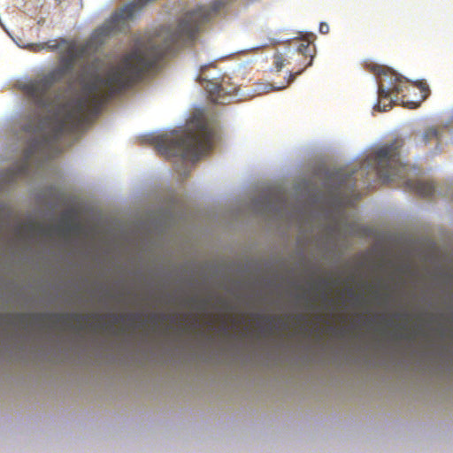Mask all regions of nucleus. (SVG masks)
Here are the masks:
<instances>
[{"label":"nucleus","instance_id":"f257e3e1","mask_svg":"<svg viewBox=\"0 0 453 453\" xmlns=\"http://www.w3.org/2000/svg\"><path fill=\"white\" fill-rule=\"evenodd\" d=\"M223 7L221 0H215L210 8L200 6L187 12L175 30L161 27L145 42L134 48L110 68L104 77L95 74L82 85V95L58 106L53 117L54 135L73 134L89 123L103 105L117 94L140 81L159 60L171 54L182 42L191 41L203 26L214 18Z\"/></svg>","mask_w":453,"mask_h":453},{"label":"nucleus","instance_id":"f03ea898","mask_svg":"<svg viewBox=\"0 0 453 453\" xmlns=\"http://www.w3.org/2000/svg\"><path fill=\"white\" fill-rule=\"evenodd\" d=\"M370 73H373L378 85V100L373 111H389L399 102L411 108H416L429 93L425 82L412 83L391 68L370 62Z\"/></svg>","mask_w":453,"mask_h":453},{"label":"nucleus","instance_id":"7ed1b4c3","mask_svg":"<svg viewBox=\"0 0 453 453\" xmlns=\"http://www.w3.org/2000/svg\"><path fill=\"white\" fill-rule=\"evenodd\" d=\"M212 140L213 131L208 123L203 118L194 117L184 134L173 131L157 135L152 141L157 150L166 157L180 156L196 162L211 150Z\"/></svg>","mask_w":453,"mask_h":453},{"label":"nucleus","instance_id":"20e7f679","mask_svg":"<svg viewBox=\"0 0 453 453\" xmlns=\"http://www.w3.org/2000/svg\"><path fill=\"white\" fill-rule=\"evenodd\" d=\"M402 146V141L395 139L370 153V171L372 168L382 183L401 180L407 190L421 197L432 196L435 192V186L432 181L407 178L409 166L400 159Z\"/></svg>","mask_w":453,"mask_h":453},{"label":"nucleus","instance_id":"39448f33","mask_svg":"<svg viewBox=\"0 0 453 453\" xmlns=\"http://www.w3.org/2000/svg\"><path fill=\"white\" fill-rule=\"evenodd\" d=\"M77 55L73 48H69L67 56L62 59L61 65L43 77L24 85V91L40 109H47L53 105L50 92L52 86L72 73Z\"/></svg>","mask_w":453,"mask_h":453},{"label":"nucleus","instance_id":"423d86ee","mask_svg":"<svg viewBox=\"0 0 453 453\" xmlns=\"http://www.w3.org/2000/svg\"><path fill=\"white\" fill-rule=\"evenodd\" d=\"M315 56V48L309 42H300L296 49L291 52L289 58L293 60L296 65L294 67L295 72H290L286 83L276 88L275 89L285 88L288 84L293 82L297 75H300L307 67L311 66Z\"/></svg>","mask_w":453,"mask_h":453},{"label":"nucleus","instance_id":"0eeeda50","mask_svg":"<svg viewBox=\"0 0 453 453\" xmlns=\"http://www.w3.org/2000/svg\"><path fill=\"white\" fill-rule=\"evenodd\" d=\"M19 320L21 322H25L29 319V317H32L34 319L37 321H43L45 319H50L54 324H69L70 320L72 319H76L79 322L84 319V316L80 314H47V313H41V314H34V315H28V314H19Z\"/></svg>","mask_w":453,"mask_h":453},{"label":"nucleus","instance_id":"6e6552de","mask_svg":"<svg viewBox=\"0 0 453 453\" xmlns=\"http://www.w3.org/2000/svg\"><path fill=\"white\" fill-rule=\"evenodd\" d=\"M205 89L208 92L211 102L219 104H227L226 98L229 96V93L221 84L216 81H208Z\"/></svg>","mask_w":453,"mask_h":453},{"label":"nucleus","instance_id":"1a4fd4ad","mask_svg":"<svg viewBox=\"0 0 453 453\" xmlns=\"http://www.w3.org/2000/svg\"><path fill=\"white\" fill-rule=\"evenodd\" d=\"M440 139V132L435 127H430L424 130L417 140L418 144L426 145Z\"/></svg>","mask_w":453,"mask_h":453},{"label":"nucleus","instance_id":"9d476101","mask_svg":"<svg viewBox=\"0 0 453 453\" xmlns=\"http://www.w3.org/2000/svg\"><path fill=\"white\" fill-rule=\"evenodd\" d=\"M60 138H56L54 135V127H52L51 133L49 135L43 136L41 141L36 142L34 147L31 149L30 153H33V150L44 149L49 146H53L57 144Z\"/></svg>","mask_w":453,"mask_h":453},{"label":"nucleus","instance_id":"9b49d317","mask_svg":"<svg viewBox=\"0 0 453 453\" xmlns=\"http://www.w3.org/2000/svg\"><path fill=\"white\" fill-rule=\"evenodd\" d=\"M408 314L406 312H395L392 314L391 318L388 320V325L390 326H395L397 329L400 330H405L406 325L405 324H395V319H407Z\"/></svg>","mask_w":453,"mask_h":453},{"label":"nucleus","instance_id":"f8f14e48","mask_svg":"<svg viewBox=\"0 0 453 453\" xmlns=\"http://www.w3.org/2000/svg\"><path fill=\"white\" fill-rule=\"evenodd\" d=\"M273 58L275 69L278 72L280 71L282 67L285 65L286 59L284 58L281 53H275Z\"/></svg>","mask_w":453,"mask_h":453},{"label":"nucleus","instance_id":"ddd939ff","mask_svg":"<svg viewBox=\"0 0 453 453\" xmlns=\"http://www.w3.org/2000/svg\"><path fill=\"white\" fill-rule=\"evenodd\" d=\"M29 229L31 231H34V230H37L38 232L43 234H48V229L42 226V225H35V224H30L29 225Z\"/></svg>","mask_w":453,"mask_h":453},{"label":"nucleus","instance_id":"4468645a","mask_svg":"<svg viewBox=\"0 0 453 453\" xmlns=\"http://www.w3.org/2000/svg\"><path fill=\"white\" fill-rule=\"evenodd\" d=\"M319 32L323 35H326L329 32V26L328 24L322 22L319 25Z\"/></svg>","mask_w":453,"mask_h":453},{"label":"nucleus","instance_id":"2eb2a0df","mask_svg":"<svg viewBox=\"0 0 453 453\" xmlns=\"http://www.w3.org/2000/svg\"><path fill=\"white\" fill-rule=\"evenodd\" d=\"M319 285H320L324 288H327L328 282L326 280H319Z\"/></svg>","mask_w":453,"mask_h":453},{"label":"nucleus","instance_id":"dca6fc26","mask_svg":"<svg viewBox=\"0 0 453 453\" xmlns=\"http://www.w3.org/2000/svg\"><path fill=\"white\" fill-rule=\"evenodd\" d=\"M206 68H207V65H203V66H202V67H201V74H200V76H199V79H201V80H206V78H203V73L204 69H206Z\"/></svg>","mask_w":453,"mask_h":453},{"label":"nucleus","instance_id":"f3484780","mask_svg":"<svg viewBox=\"0 0 453 453\" xmlns=\"http://www.w3.org/2000/svg\"><path fill=\"white\" fill-rule=\"evenodd\" d=\"M395 334L396 335V337H399V338L403 337V335L402 334L395 333Z\"/></svg>","mask_w":453,"mask_h":453},{"label":"nucleus","instance_id":"a211bd4d","mask_svg":"<svg viewBox=\"0 0 453 453\" xmlns=\"http://www.w3.org/2000/svg\"><path fill=\"white\" fill-rule=\"evenodd\" d=\"M324 297H325L326 299H327V297H328V296H327V294H326V293H325V294H324Z\"/></svg>","mask_w":453,"mask_h":453},{"label":"nucleus","instance_id":"6ab92c4d","mask_svg":"<svg viewBox=\"0 0 453 453\" xmlns=\"http://www.w3.org/2000/svg\"><path fill=\"white\" fill-rule=\"evenodd\" d=\"M369 323H370V324L372 323V320H371V319L369 320Z\"/></svg>","mask_w":453,"mask_h":453}]
</instances>
